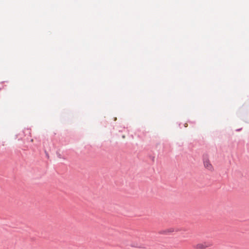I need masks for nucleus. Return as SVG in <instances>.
Returning a JSON list of instances; mask_svg holds the SVG:
<instances>
[{"instance_id":"f257e3e1","label":"nucleus","mask_w":249,"mask_h":249,"mask_svg":"<svg viewBox=\"0 0 249 249\" xmlns=\"http://www.w3.org/2000/svg\"><path fill=\"white\" fill-rule=\"evenodd\" d=\"M203 164L205 168L208 170L210 171L213 170V167L207 155L204 156L203 157Z\"/></svg>"},{"instance_id":"f03ea898","label":"nucleus","mask_w":249,"mask_h":249,"mask_svg":"<svg viewBox=\"0 0 249 249\" xmlns=\"http://www.w3.org/2000/svg\"><path fill=\"white\" fill-rule=\"evenodd\" d=\"M213 244L209 242H204L198 244L196 245V249H205L207 248L211 247Z\"/></svg>"},{"instance_id":"7ed1b4c3","label":"nucleus","mask_w":249,"mask_h":249,"mask_svg":"<svg viewBox=\"0 0 249 249\" xmlns=\"http://www.w3.org/2000/svg\"><path fill=\"white\" fill-rule=\"evenodd\" d=\"M177 231L178 230L174 228H170L160 231V233L164 235H168Z\"/></svg>"},{"instance_id":"20e7f679","label":"nucleus","mask_w":249,"mask_h":249,"mask_svg":"<svg viewBox=\"0 0 249 249\" xmlns=\"http://www.w3.org/2000/svg\"><path fill=\"white\" fill-rule=\"evenodd\" d=\"M184 127H186L188 126V124L187 123H185V124H184Z\"/></svg>"},{"instance_id":"39448f33","label":"nucleus","mask_w":249,"mask_h":249,"mask_svg":"<svg viewBox=\"0 0 249 249\" xmlns=\"http://www.w3.org/2000/svg\"><path fill=\"white\" fill-rule=\"evenodd\" d=\"M122 138H123V139H124V138H125V136H124V135H123V136H122Z\"/></svg>"}]
</instances>
